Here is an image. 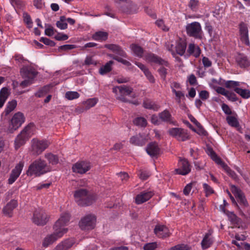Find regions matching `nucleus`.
<instances>
[{
    "mask_svg": "<svg viewBox=\"0 0 250 250\" xmlns=\"http://www.w3.org/2000/svg\"><path fill=\"white\" fill-rule=\"evenodd\" d=\"M51 171L50 165L45 160L39 158L29 165L26 174L29 176L40 177Z\"/></svg>",
    "mask_w": 250,
    "mask_h": 250,
    "instance_id": "1",
    "label": "nucleus"
},
{
    "mask_svg": "<svg viewBox=\"0 0 250 250\" xmlns=\"http://www.w3.org/2000/svg\"><path fill=\"white\" fill-rule=\"evenodd\" d=\"M74 196L76 202L81 206H89L95 200L94 196L84 188L76 190Z\"/></svg>",
    "mask_w": 250,
    "mask_h": 250,
    "instance_id": "2",
    "label": "nucleus"
},
{
    "mask_svg": "<svg viewBox=\"0 0 250 250\" xmlns=\"http://www.w3.org/2000/svg\"><path fill=\"white\" fill-rule=\"evenodd\" d=\"M34 129V124L30 123L17 136L15 140V147L16 150L24 145L32 136L33 134Z\"/></svg>",
    "mask_w": 250,
    "mask_h": 250,
    "instance_id": "3",
    "label": "nucleus"
},
{
    "mask_svg": "<svg viewBox=\"0 0 250 250\" xmlns=\"http://www.w3.org/2000/svg\"><path fill=\"white\" fill-rule=\"evenodd\" d=\"M133 89L131 87L125 85L117 86L112 89V92L116 94L117 99L123 102L138 104V102H131L125 97L126 96L130 95Z\"/></svg>",
    "mask_w": 250,
    "mask_h": 250,
    "instance_id": "4",
    "label": "nucleus"
},
{
    "mask_svg": "<svg viewBox=\"0 0 250 250\" xmlns=\"http://www.w3.org/2000/svg\"><path fill=\"white\" fill-rule=\"evenodd\" d=\"M187 35L196 40H201L203 38V31L200 23L194 21L188 23L186 26Z\"/></svg>",
    "mask_w": 250,
    "mask_h": 250,
    "instance_id": "5",
    "label": "nucleus"
},
{
    "mask_svg": "<svg viewBox=\"0 0 250 250\" xmlns=\"http://www.w3.org/2000/svg\"><path fill=\"white\" fill-rule=\"evenodd\" d=\"M49 146L46 140H39L34 138L31 141V152L33 155L38 156L42 153Z\"/></svg>",
    "mask_w": 250,
    "mask_h": 250,
    "instance_id": "6",
    "label": "nucleus"
},
{
    "mask_svg": "<svg viewBox=\"0 0 250 250\" xmlns=\"http://www.w3.org/2000/svg\"><path fill=\"white\" fill-rule=\"evenodd\" d=\"M49 215L42 208L36 209L32 217L33 222L38 226H44L49 220Z\"/></svg>",
    "mask_w": 250,
    "mask_h": 250,
    "instance_id": "7",
    "label": "nucleus"
},
{
    "mask_svg": "<svg viewBox=\"0 0 250 250\" xmlns=\"http://www.w3.org/2000/svg\"><path fill=\"white\" fill-rule=\"evenodd\" d=\"M168 134L178 141L184 142L189 139L188 130L179 127H172L168 131Z\"/></svg>",
    "mask_w": 250,
    "mask_h": 250,
    "instance_id": "8",
    "label": "nucleus"
},
{
    "mask_svg": "<svg viewBox=\"0 0 250 250\" xmlns=\"http://www.w3.org/2000/svg\"><path fill=\"white\" fill-rule=\"evenodd\" d=\"M96 218L95 215L88 214L83 217L79 222V227L82 230H90L94 229Z\"/></svg>",
    "mask_w": 250,
    "mask_h": 250,
    "instance_id": "9",
    "label": "nucleus"
},
{
    "mask_svg": "<svg viewBox=\"0 0 250 250\" xmlns=\"http://www.w3.org/2000/svg\"><path fill=\"white\" fill-rule=\"evenodd\" d=\"M54 230L52 234L47 235L44 239L42 246L44 247H47L48 246L52 244L54 242L57 241L58 239L62 237L65 234V230H59L53 227Z\"/></svg>",
    "mask_w": 250,
    "mask_h": 250,
    "instance_id": "10",
    "label": "nucleus"
},
{
    "mask_svg": "<svg viewBox=\"0 0 250 250\" xmlns=\"http://www.w3.org/2000/svg\"><path fill=\"white\" fill-rule=\"evenodd\" d=\"M145 58L147 62L151 64H158L160 66H166V67H169V65L167 61L152 53H147L145 55Z\"/></svg>",
    "mask_w": 250,
    "mask_h": 250,
    "instance_id": "11",
    "label": "nucleus"
},
{
    "mask_svg": "<svg viewBox=\"0 0 250 250\" xmlns=\"http://www.w3.org/2000/svg\"><path fill=\"white\" fill-rule=\"evenodd\" d=\"M25 118L23 113L19 112L15 113L11 120V124L9 125V130L10 132L20 127L24 122Z\"/></svg>",
    "mask_w": 250,
    "mask_h": 250,
    "instance_id": "12",
    "label": "nucleus"
},
{
    "mask_svg": "<svg viewBox=\"0 0 250 250\" xmlns=\"http://www.w3.org/2000/svg\"><path fill=\"white\" fill-rule=\"evenodd\" d=\"M230 190L235 196L238 203L243 207H248L249 203L243 192L234 185H231Z\"/></svg>",
    "mask_w": 250,
    "mask_h": 250,
    "instance_id": "13",
    "label": "nucleus"
},
{
    "mask_svg": "<svg viewBox=\"0 0 250 250\" xmlns=\"http://www.w3.org/2000/svg\"><path fill=\"white\" fill-rule=\"evenodd\" d=\"M70 219V214L68 212H64L61 214L60 218L56 222L54 225V228L59 230L65 231V233L67 231V229L65 228L64 226L68 225Z\"/></svg>",
    "mask_w": 250,
    "mask_h": 250,
    "instance_id": "14",
    "label": "nucleus"
},
{
    "mask_svg": "<svg viewBox=\"0 0 250 250\" xmlns=\"http://www.w3.org/2000/svg\"><path fill=\"white\" fill-rule=\"evenodd\" d=\"M70 219V214L68 212H64L61 214L60 218L56 222L54 225V228L59 230L65 231V233L67 231V229L65 228L64 226L68 225Z\"/></svg>",
    "mask_w": 250,
    "mask_h": 250,
    "instance_id": "15",
    "label": "nucleus"
},
{
    "mask_svg": "<svg viewBox=\"0 0 250 250\" xmlns=\"http://www.w3.org/2000/svg\"><path fill=\"white\" fill-rule=\"evenodd\" d=\"M24 162L21 161L17 164L14 168L12 170L8 179V184L9 185L13 184L20 176L24 167Z\"/></svg>",
    "mask_w": 250,
    "mask_h": 250,
    "instance_id": "16",
    "label": "nucleus"
},
{
    "mask_svg": "<svg viewBox=\"0 0 250 250\" xmlns=\"http://www.w3.org/2000/svg\"><path fill=\"white\" fill-rule=\"evenodd\" d=\"M191 171L190 166L186 159L180 158L178 162V168L175 169V173L178 174L186 175Z\"/></svg>",
    "mask_w": 250,
    "mask_h": 250,
    "instance_id": "17",
    "label": "nucleus"
},
{
    "mask_svg": "<svg viewBox=\"0 0 250 250\" xmlns=\"http://www.w3.org/2000/svg\"><path fill=\"white\" fill-rule=\"evenodd\" d=\"M239 31L241 41L247 46H250V42L249 38V30L247 25L245 23L241 22L239 24Z\"/></svg>",
    "mask_w": 250,
    "mask_h": 250,
    "instance_id": "18",
    "label": "nucleus"
},
{
    "mask_svg": "<svg viewBox=\"0 0 250 250\" xmlns=\"http://www.w3.org/2000/svg\"><path fill=\"white\" fill-rule=\"evenodd\" d=\"M91 165L89 162L81 161L75 163L72 167V171L75 173L83 174L90 170Z\"/></svg>",
    "mask_w": 250,
    "mask_h": 250,
    "instance_id": "19",
    "label": "nucleus"
},
{
    "mask_svg": "<svg viewBox=\"0 0 250 250\" xmlns=\"http://www.w3.org/2000/svg\"><path fill=\"white\" fill-rule=\"evenodd\" d=\"M154 232L157 237L163 239L169 237L171 235L169 229L167 227L159 224L156 225Z\"/></svg>",
    "mask_w": 250,
    "mask_h": 250,
    "instance_id": "20",
    "label": "nucleus"
},
{
    "mask_svg": "<svg viewBox=\"0 0 250 250\" xmlns=\"http://www.w3.org/2000/svg\"><path fill=\"white\" fill-rule=\"evenodd\" d=\"M154 194V192L151 190H146L141 192L136 195L135 197V203L138 205L143 204L149 200Z\"/></svg>",
    "mask_w": 250,
    "mask_h": 250,
    "instance_id": "21",
    "label": "nucleus"
},
{
    "mask_svg": "<svg viewBox=\"0 0 250 250\" xmlns=\"http://www.w3.org/2000/svg\"><path fill=\"white\" fill-rule=\"evenodd\" d=\"M237 65L241 68H247L250 66V60L243 53L238 54L235 57Z\"/></svg>",
    "mask_w": 250,
    "mask_h": 250,
    "instance_id": "22",
    "label": "nucleus"
},
{
    "mask_svg": "<svg viewBox=\"0 0 250 250\" xmlns=\"http://www.w3.org/2000/svg\"><path fill=\"white\" fill-rule=\"evenodd\" d=\"M216 91L218 94H220L225 96L229 101L232 102L237 101L239 100V98L237 97L236 94L233 92L226 90L224 87L218 86L217 87Z\"/></svg>",
    "mask_w": 250,
    "mask_h": 250,
    "instance_id": "23",
    "label": "nucleus"
},
{
    "mask_svg": "<svg viewBox=\"0 0 250 250\" xmlns=\"http://www.w3.org/2000/svg\"><path fill=\"white\" fill-rule=\"evenodd\" d=\"M22 77L24 79H28L33 80L37 75L36 70L31 66H25L21 70Z\"/></svg>",
    "mask_w": 250,
    "mask_h": 250,
    "instance_id": "24",
    "label": "nucleus"
},
{
    "mask_svg": "<svg viewBox=\"0 0 250 250\" xmlns=\"http://www.w3.org/2000/svg\"><path fill=\"white\" fill-rule=\"evenodd\" d=\"M159 117L162 121L174 125H177V122L174 120L169 111L165 109L159 114Z\"/></svg>",
    "mask_w": 250,
    "mask_h": 250,
    "instance_id": "25",
    "label": "nucleus"
},
{
    "mask_svg": "<svg viewBox=\"0 0 250 250\" xmlns=\"http://www.w3.org/2000/svg\"><path fill=\"white\" fill-rule=\"evenodd\" d=\"M146 151L151 157H157L160 153V148L157 143L151 142L147 145Z\"/></svg>",
    "mask_w": 250,
    "mask_h": 250,
    "instance_id": "26",
    "label": "nucleus"
},
{
    "mask_svg": "<svg viewBox=\"0 0 250 250\" xmlns=\"http://www.w3.org/2000/svg\"><path fill=\"white\" fill-rule=\"evenodd\" d=\"M74 243L75 241L73 238L65 239L59 243L53 250H68Z\"/></svg>",
    "mask_w": 250,
    "mask_h": 250,
    "instance_id": "27",
    "label": "nucleus"
},
{
    "mask_svg": "<svg viewBox=\"0 0 250 250\" xmlns=\"http://www.w3.org/2000/svg\"><path fill=\"white\" fill-rule=\"evenodd\" d=\"M105 47L120 57L124 58L127 57L125 52L118 45L115 44H107L105 45Z\"/></svg>",
    "mask_w": 250,
    "mask_h": 250,
    "instance_id": "28",
    "label": "nucleus"
},
{
    "mask_svg": "<svg viewBox=\"0 0 250 250\" xmlns=\"http://www.w3.org/2000/svg\"><path fill=\"white\" fill-rule=\"evenodd\" d=\"M18 205L17 201L15 200H11L7 204L5 207L3 208L2 211L4 215L8 217H11L13 214V211Z\"/></svg>",
    "mask_w": 250,
    "mask_h": 250,
    "instance_id": "29",
    "label": "nucleus"
},
{
    "mask_svg": "<svg viewBox=\"0 0 250 250\" xmlns=\"http://www.w3.org/2000/svg\"><path fill=\"white\" fill-rule=\"evenodd\" d=\"M187 53L188 56H192L197 58L201 53V50L198 45H196L194 43H190L188 44Z\"/></svg>",
    "mask_w": 250,
    "mask_h": 250,
    "instance_id": "30",
    "label": "nucleus"
},
{
    "mask_svg": "<svg viewBox=\"0 0 250 250\" xmlns=\"http://www.w3.org/2000/svg\"><path fill=\"white\" fill-rule=\"evenodd\" d=\"M213 241L211 233L209 232L206 233L201 243L202 248L203 250L208 249L212 245Z\"/></svg>",
    "mask_w": 250,
    "mask_h": 250,
    "instance_id": "31",
    "label": "nucleus"
},
{
    "mask_svg": "<svg viewBox=\"0 0 250 250\" xmlns=\"http://www.w3.org/2000/svg\"><path fill=\"white\" fill-rule=\"evenodd\" d=\"M129 142L134 145L143 146L146 144V139L144 136L139 134L131 137Z\"/></svg>",
    "mask_w": 250,
    "mask_h": 250,
    "instance_id": "32",
    "label": "nucleus"
},
{
    "mask_svg": "<svg viewBox=\"0 0 250 250\" xmlns=\"http://www.w3.org/2000/svg\"><path fill=\"white\" fill-rule=\"evenodd\" d=\"M187 46L185 40L180 39L176 46V51L178 54L182 56L184 55Z\"/></svg>",
    "mask_w": 250,
    "mask_h": 250,
    "instance_id": "33",
    "label": "nucleus"
},
{
    "mask_svg": "<svg viewBox=\"0 0 250 250\" xmlns=\"http://www.w3.org/2000/svg\"><path fill=\"white\" fill-rule=\"evenodd\" d=\"M207 153L210 157L211 159L214 161L217 164L220 165L224 162L221 160V159L217 156V155L212 148H208L207 151Z\"/></svg>",
    "mask_w": 250,
    "mask_h": 250,
    "instance_id": "34",
    "label": "nucleus"
},
{
    "mask_svg": "<svg viewBox=\"0 0 250 250\" xmlns=\"http://www.w3.org/2000/svg\"><path fill=\"white\" fill-rule=\"evenodd\" d=\"M207 153L210 157L211 159L214 161L217 164L220 165L224 162L221 160V159L217 156V155L212 148H208L207 151Z\"/></svg>",
    "mask_w": 250,
    "mask_h": 250,
    "instance_id": "35",
    "label": "nucleus"
},
{
    "mask_svg": "<svg viewBox=\"0 0 250 250\" xmlns=\"http://www.w3.org/2000/svg\"><path fill=\"white\" fill-rule=\"evenodd\" d=\"M44 157L46 159L49 164L55 165L59 163V157L57 155L52 153H46L44 155Z\"/></svg>",
    "mask_w": 250,
    "mask_h": 250,
    "instance_id": "36",
    "label": "nucleus"
},
{
    "mask_svg": "<svg viewBox=\"0 0 250 250\" xmlns=\"http://www.w3.org/2000/svg\"><path fill=\"white\" fill-rule=\"evenodd\" d=\"M130 48L135 56L140 58L142 57L144 54V49L141 46L136 44H132L130 45Z\"/></svg>",
    "mask_w": 250,
    "mask_h": 250,
    "instance_id": "37",
    "label": "nucleus"
},
{
    "mask_svg": "<svg viewBox=\"0 0 250 250\" xmlns=\"http://www.w3.org/2000/svg\"><path fill=\"white\" fill-rule=\"evenodd\" d=\"M108 37V34L105 32L98 31L92 35V39L97 41H105Z\"/></svg>",
    "mask_w": 250,
    "mask_h": 250,
    "instance_id": "38",
    "label": "nucleus"
},
{
    "mask_svg": "<svg viewBox=\"0 0 250 250\" xmlns=\"http://www.w3.org/2000/svg\"><path fill=\"white\" fill-rule=\"evenodd\" d=\"M98 102V99L97 98H93L88 99L85 101L83 102V108L84 110H87L94 106Z\"/></svg>",
    "mask_w": 250,
    "mask_h": 250,
    "instance_id": "39",
    "label": "nucleus"
},
{
    "mask_svg": "<svg viewBox=\"0 0 250 250\" xmlns=\"http://www.w3.org/2000/svg\"><path fill=\"white\" fill-rule=\"evenodd\" d=\"M220 166L225 169L227 174L230 177L235 181L238 180V177L236 173L233 170H231L227 164L223 162L220 165Z\"/></svg>",
    "mask_w": 250,
    "mask_h": 250,
    "instance_id": "40",
    "label": "nucleus"
},
{
    "mask_svg": "<svg viewBox=\"0 0 250 250\" xmlns=\"http://www.w3.org/2000/svg\"><path fill=\"white\" fill-rule=\"evenodd\" d=\"M113 62V61H109L105 65L101 66L99 69V73L103 75L110 72L112 70L111 65Z\"/></svg>",
    "mask_w": 250,
    "mask_h": 250,
    "instance_id": "41",
    "label": "nucleus"
},
{
    "mask_svg": "<svg viewBox=\"0 0 250 250\" xmlns=\"http://www.w3.org/2000/svg\"><path fill=\"white\" fill-rule=\"evenodd\" d=\"M143 106L146 108L152 109L154 111H157L160 108V106L158 104L149 100L144 102Z\"/></svg>",
    "mask_w": 250,
    "mask_h": 250,
    "instance_id": "42",
    "label": "nucleus"
},
{
    "mask_svg": "<svg viewBox=\"0 0 250 250\" xmlns=\"http://www.w3.org/2000/svg\"><path fill=\"white\" fill-rule=\"evenodd\" d=\"M234 91L242 97L243 99H247L250 98V90L247 89L236 88Z\"/></svg>",
    "mask_w": 250,
    "mask_h": 250,
    "instance_id": "43",
    "label": "nucleus"
},
{
    "mask_svg": "<svg viewBox=\"0 0 250 250\" xmlns=\"http://www.w3.org/2000/svg\"><path fill=\"white\" fill-rule=\"evenodd\" d=\"M17 104V101L15 100H13L12 101L9 102L5 109V114L8 115L12 112L16 108Z\"/></svg>",
    "mask_w": 250,
    "mask_h": 250,
    "instance_id": "44",
    "label": "nucleus"
},
{
    "mask_svg": "<svg viewBox=\"0 0 250 250\" xmlns=\"http://www.w3.org/2000/svg\"><path fill=\"white\" fill-rule=\"evenodd\" d=\"M226 120L228 124L232 127L238 126L239 125V122L237 119L233 116H228L226 118Z\"/></svg>",
    "mask_w": 250,
    "mask_h": 250,
    "instance_id": "45",
    "label": "nucleus"
},
{
    "mask_svg": "<svg viewBox=\"0 0 250 250\" xmlns=\"http://www.w3.org/2000/svg\"><path fill=\"white\" fill-rule=\"evenodd\" d=\"M225 86L228 88H233V90L236 88H239L240 86V82L234 81H227L225 83Z\"/></svg>",
    "mask_w": 250,
    "mask_h": 250,
    "instance_id": "46",
    "label": "nucleus"
},
{
    "mask_svg": "<svg viewBox=\"0 0 250 250\" xmlns=\"http://www.w3.org/2000/svg\"><path fill=\"white\" fill-rule=\"evenodd\" d=\"M133 123L141 127H145L147 125L146 120L143 117H137L133 120Z\"/></svg>",
    "mask_w": 250,
    "mask_h": 250,
    "instance_id": "47",
    "label": "nucleus"
},
{
    "mask_svg": "<svg viewBox=\"0 0 250 250\" xmlns=\"http://www.w3.org/2000/svg\"><path fill=\"white\" fill-rule=\"evenodd\" d=\"M65 21L66 19L65 17L61 16L60 20L57 22L56 26L62 30L65 29L67 28V23Z\"/></svg>",
    "mask_w": 250,
    "mask_h": 250,
    "instance_id": "48",
    "label": "nucleus"
},
{
    "mask_svg": "<svg viewBox=\"0 0 250 250\" xmlns=\"http://www.w3.org/2000/svg\"><path fill=\"white\" fill-rule=\"evenodd\" d=\"M109 56L113 59L118 61V62H121L122 63L124 64V65L127 66H129L131 65V64L129 62H128L127 60H124L117 55L114 54H110L109 55Z\"/></svg>",
    "mask_w": 250,
    "mask_h": 250,
    "instance_id": "49",
    "label": "nucleus"
},
{
    "mask_svg": "<svg viewBox=\"0 0 250 250\" xmlns=\"http://www.w3.org/2000/svg\"><path fill=\"white\" fill-rule=\"evenodd\" d=\"M65 97L69 100H72L78 98L80 94L76 91H68L65 93Z\"/></svg>",
    "mask_w": 250,
    "mask_h": 250,
    "instance_id": "50",
    "label": "nucleus"
},
{
    "mask_svg": "<svg viewBox=\"0 0 250 250\" xmlns=\"http://www.w3.org/2000/svg\"><path fill=\"white\" fill-rule=\"evenodd\" d=\"M203 188L206 194V196L208 197L211 194L214 193V190L208 184L204 183L203 184Z\"/></svg>",
    "mask_w": 250,
    "mask_h": 250,
    "instance_id": "51",
    "label": "nucleus"
},
{
    "mask_svg": "<svg viewBox=\"0 0 250 250\" xmlns=\"http://www.w3.org/2000/svg\"><path fill=\"white\" fill-rule=\"evenodd\" d=\"M229 219L233 225H238L239 224V218L234 213H230L228 215Z\"/></svg>",
    "mask_w": 250,
    "mask_h": 250,
    "instance_id": "52",
    "label": "nucleus"
},
{
    "mask_svg": "<svg viewBox=\"0 0 250 250\" xmlns=\"http://www.w3.org/2000/svg\"><path fill=\"white\" fill-rule=\"evenodd\" d=\"M190 247L186 244H178L171 247L169 250H190Z\"/></svg>",
    "mask_w": 250,
    "mask_h": 250,
    "instance_id": "53",
    "label": "nucleus"
},
{
    "mask_svg": "<svg viewBox=\"0 0 250 250\" xmlns=\"http://www.w3.org/2000/svg\"><path fill=\"white\" fill-rule=\"evenodd\" d=\"M9 94V88L6 87H2L0 90V98L7 100Z\"/></svg>",
    "mask_w": 250,
    "mask_h": 250,
    "instance_id": "54",
    "label": "nucleus"
},
{
    "mask_svg": "<svg viewBox=\"0 0 250 250\" xmlns=\"http://www.w3.org/2000/svg\"><path fill=\"white\" fill-rule=\"evenodd\" d=\"M48 86H45L39 90L37 93L35 94V96L41 98L43 97L49 90Z\"/></svg>",
    "mask_w": 250,
    "mask_h": 250,
    "instance_id": "55",
    "label": "nucleus"
},
{
    "mask_svg": "<svg viewBox=\"0 0 250 250\" xmlns=\"http://www.w3.org/2000/svg\"><path fill=\"white\" fill-rule=\"evenodd\" d=\"M158 247L157 242H151L146 244L143 247L144 250H155Z\"/></svg>",
    "mask_w": 250,
    "mask_h": 250,
    "instance_id": "56",
    "label": "nucleus"
},
{
    "mask_svg": "<svg viewBox=\"0 0 250 250\" xmlns=\"http://www.w3.org/2000/svg\"><path fill=\"white\" fill-rule=\"evenodd\" d=\"M165 66H161L160 68L158 70L161 78L165 81L166 76L167 74V69L165 67Z\"/></svg>",
    "mask_w": 250,
    "mask_h": 250,
    "instance_id": "57",
    "label": "nucleus"
},
{
    "mask_svg": "<svg viewBox=\"0 0 250 250\" xmlns=\"http://www.w3.org/2000/svg\"><path fill=\"white\" fill-rule=\"evenodd\" d=\"M138 175L141 180H146L149 177L150 174L147 171L141 170L139 171Z\"/></svg>",
    "mask_w": 250,
    "mask_h": 250,
    "instance_id": "58",
    "label": "nucleus"
},
{
    "mask_svg": "<svg viewBox=\"0 0 250 250\" xmlns=\"http://www.w3.org/2000/svg\"><path fill=\"white\" fill-rule=\"evenodd\" d=\"M40 41L43 42L44 44L49 45L51 47L54 46L55 45V42L54 41L46 38L42 37Z\"/></svg>",
    "mask_w": 250,
    "mask_h": 250,
    "instance_id": "59",
    "label": "nucleus"
},
{
    "mask_svg": "<svg viewBox=\"0 0 250 250\" xmlns=\"http://www.w3.org/2000/svg\"><path fill=\"white\" fill-rule=\"evenodd\" d=\"M97 62L95 60H94L92 57L87 56L84 61V64L86 65H96L97 64Z\"/></svg>",
    "mask_w": 250,
    "mask_h": 250,
    "instance_id": "60",
    "label": "nucleus"
},
{
    "mask_svg": "<svg viewBox=\"0 0 250 250\" xmlns=\"http://www.w3.org/2000/svg\"><path fill=\"white\" fill-rule=\"evenodd\" d=\"M209 97V93L207 90H201L199 93V97L203 101L207 100Z\"/></svg>",
    "mask_w": 250,
    "mask_h": 250,
    "instance_id": "61",
    "label": "nucleus"
},
{
    "mask_svg": "<svg viewBox=\"0 0 250 250\" xmlns=\"http://www.w3.org/2000/svg\"><path fill=\"white\" fill-rule=\"evenodd\" d=\"M221 107L224 112L227 115H231L232 111L230 108L227 104L223 103L221 105Z\"/></svg>",
    "mask_w": 250,
    "mask_h": 250,
    "instance_id": "62",
    "label": "nucleus"
},
{
    "mask_svg": "<svg viewBox=\"0 0 250 250\" xmlns=\"http://www.w3.org/2000/svg\"><path fill=\"white\" fill-rule=\"evenodd\" d=\"M198 4V0H190L188 6L191 10L195 11Z\"/></svg>",
    "mask_w": 250,
    "mask_h": 250,
    "instance_id": "63",
    "label": "nucleus"
},
{
    "mask_svg": "<svg viewBox=\"0 0 250 250\" xmlns=\"http://www.w3.org/2000/svg\"><path fill=\"white\" fill-rule=\"evenodd\" d=\"M23 21L28 25L32 24V20L30 16L27 13H24L23 14Z\"/></svg>",
    "mask_w": 250,
    "mask_h": 250,
    "instance_id": "64",
    "label": "nucleus"
}]
</instances>
